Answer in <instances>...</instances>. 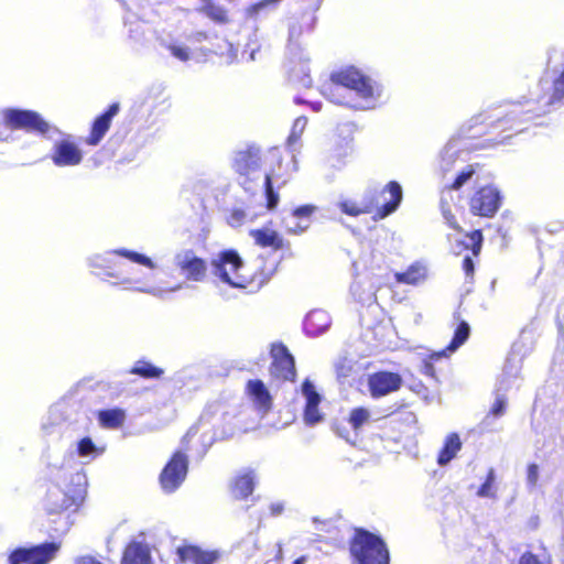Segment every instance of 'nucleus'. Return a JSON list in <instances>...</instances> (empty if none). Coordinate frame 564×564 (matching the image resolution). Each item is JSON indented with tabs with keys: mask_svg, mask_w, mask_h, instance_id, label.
<instances>
[{
	"mask_svg": "<svg viewBox=\"0 0 564 564\" xmlns=\"http://www.w3.org/2000/svg\"><path fill=\"white\" fill-rule=\"evenodd\" d=\"M350 292L352 296L360 303H369L372 301L373 294L371 292L365 293L361 292L360 283L354 282L350 286Z\"/></svg>",
	"mask_w": 564,
	"mask_h": 564,
	"instance_id": "c03bdc74",
	"label": "nucleus"
},
{
	"mask_svg": "<svg viewBox=\"0 0 564 564\" xmlns=\"http://www.w3.org/2000/svg\"><path fill=\"white\" fill-rule=\"evenodd\" d=\"M174 264L187 280L199 282L206 275V263L191 249L181 250L174 256Z\"/></svg>",
	"mask_w": 564,
	"mask_h": 564,
	"instance_id": "9b49d317",
	"label": "nucleus"
},
{
	"mask_svg": "<svg viewBox=\"0 0 564 564\" xmlns=\"http://www.w3.org/2000/svg\"><path fill=\"white\" fill-rule=\"evenodd\" d=\"M443 216L451 227L458 229V225L455 221L454 216L452 215V213L448 209H445L444 207H443Z\"/></svg>",
	"mask_w": 564,
	"mask_h": 564,
	"instance_id": "603ef678",
	"label": "nucleus"
},
{
	"mask_svg": "<svg viewBox=\"0 0 564 564\" xmlns=\"http://www.w3.org/2000/svg\"><path fill=\"white\" fill-rule=\"evenodd\" d=\"M282 0H261L258 3L248 8L247 13L249 17L257 18L262 13L273 11Z\"/></svg>",
	"mask_w": 564,
	"mask_h": 564,
	"instance_id": "4c0bfd02",
	"label": "nucleus"
},
{
	"mask_svg": "<svg viewBox=\"0 0 564 564\" xmlns=\"http://www.w3.org/2000/svg\"><path fill=\"white\" fill-rule=\"evenodd\" d=\"M330 324L332 318L327 312L314 310L306 315L303 327L308 336L316 337L326 332Z\"/></svg>",
	"mask_w": 564,
	"mask_h": 564,
	"instance_id": "a211bd4d",
	"label": "nucleus"
},
{
	"mask_svg": "<svg viewBox=\"0 0 564 564\" xmlns=\"http://www.w3.org/2000/svg\"><path fill=\"white\" fill-rule=\"evenodd\" d=\"M443 355H445V351H441V354H438L437 357H441Z\"/></svg>",
	"mask_w": 564,
	"mask_h": 564,
	"instance_id": "338daca9",
	"label": "nucleus"
},
{
	"mask_svg": "<svg viewBox=\"0 0 564 564\" xmlns=\"http://www.w3.org/2000/svg\"><path fill=\"white\" fill-rule=\"evenodd\" d=\"M118 111L119 105L112 104L105 113L95 120L90 137L87 140L88 144L97 145L101 141L110 127L112 118L118 113Z\"/></svg>",
	"mask_w": 564,
	"mask_h": 564,
	"instance_id": "aec40b11",
	"label": "nucleus"
},
{
	"mask_svg": "<svg viewBox=\"0 0 564 564\" xmlns=\"http://www.w3.org/2000/svg\"><path fill=\"white\" fill-rule=\"evenodd\" d=\"M394 278L399 283L416 285L426 280L427 268L422 262H414L406 269V271L397 272Z\"/></svg>",
	"mask_w": 564,
	"mask_h": 564,
	"instance_id": "a878e982",
	"label": "nucleus"
},
{
	"mask_svg": "<svg viewBox=\"0 0 564 564\" xmlns=\"http://www.w3.org/2000/svg\"><path fill=\"white\" fill-rule=\"evenodd\" d=\"M291 174L289 166L284 167L281 162H279L276 169L265 174L264 186L267 206L269 209H273L279 203V195L275 193L274 188L276 187L279 189L284 186L289 182Z\"/></svg>",
	"mask_w": 564,
	"mask_h": 564,
	"instance_id": "ddd939ff",
	"label": "nucleus"
},
{
	"mask_svg": "<svg viewBox=\"0 0 564 564\" xmlns=\"http://www.w3.org/2000/svg\"><path fill=\"white\" fill-rule=\"evenodd\" d=\"M202 11L216 22L226 21V11L209 0L205 1Z\"/></svg>",
	"mask_w": 564,
	"mask_h": 564,
	"instance_id": "ea45409f",
	"label": "nucleus"
},
{
	"mask_svg": "<svg viewBox=\"0 0 564 564\" xmlns=\"http://www.w3.org/2000/svg\"><path fill=\"white\" fill-rule=\"evenodd\" d=\"M181 288H182V284H177L169 290H163L161 288H155V286H140V288H137V290L140 292H143V293L151 294L156 297H163L164 293L176 292V291L181 290Z\"/></svg>",
	"mask_w": 564,
	"mask_h": 564,
	"instance_id": "a18cd8bd",
	"label": "nucleus"
},
{
	"mask_svg": "<svg viewBox=\"0 0 564 564\" xmlns=\"http://www.w3.org/2000/svg\"><path fill=\"white\" fill-rule=\"evenodd\" d=\"M161 45L170 51V53L181 62H187L189 59V48L185 45H178L176 43H167L161 40Z\"/></svg>",
	"mask_w": 564,
	"mask_h": 564,
	"instance_id": "58836bf2",
	"label": "nucleus"
},
{
	"mask_svg": "<svg viewBox=\"0 0 564 564\" xmlns=\"http://www.w3.org/2000/svg\"><path fill=\"white\" fill-rule=\"evenodd\" d=\"M247 390L252 398L253 403L263 413L268 412L272 405V399L269 390L261 380H249Z\"/></svg>",
	"mask_w": 564,
	"mask_h": 564,
	"instance_id": "412c9836",
	"label": "nucleus"
},
{
	"mask_svg": "<svg viewBox=\"0 0 564 564\" xmlns=\"http://www.w3.org/2000/svg\"><path fill=\"white\" fill-rule=\"evenodd\" d=\"M278 546H279V547H278V553H276V555H275V558H276V560H281V558L283 557V550H282L281 544H279Z\"/></svg>",
	"mask_w": 564,
	"mask_h": 564,
	"instance_id": "052dcab7",
	"label": "nucleus"
},
{
	"mask_svg": "<svg viewBox=\"0 0 564 564\" xmlns=\"http://www.w3.org/2000/svg\"><path fill=\"white\" fill-rule=\"evenodd\" d=\"M460 448H462V442H460L458 434H456V433L449 434L446 437L444 446L438 454V457H437L438 465L445 466L446 464H448L456 456V454L460 451Z\"/></svg>",
	"mask_w": 564,
	"mask_h": 564,
	"instance_id": "c85d7f7f",
	"label": "nucleus"
},
{
	"mask_svg": "<svg viewBox=\"0 0 564 564\" xmlns=\"http://www.w3.org/2000/svg\"><path fill=\"white\" fill-rule=\"evenodd\" d=\"M177 554L183 562H192L193 564H213L216 560L214 553L204 552L192 545L178 547Z\"/></svg>",
	"mask_w": 564,
	"mask_h": 564,
	"instance_id": "cd10ccee",
	"label": "nucleus"
},
{
	"mask_svg": "<svg viewBox=\"0 0 564 564\" xmlns=\"http://www.w3.org/2000/svg\"><path fill=\"white\" fill-rule=\"evenodd\" d=\"M507 397L505 394L498 393L496 395V400L490 409L489 414L484 419L482 424L485 426H489L491 424V417H500L506 413L507 409Z\"/></svg>",
	"mask_w": 564,
	"mask_h": 564,
	"instance_id": "f704fd0d",
	"label": "nucleus"
},
{
	"mask_svg": "<svg viewBox=\"0 0 564 564\" xmlns=\"http://www.w3.org/2000/svg\"><path fill=\"white\" fill-rule=\"evenodd\" d=\"M402 379L398 373L380 371L369 378V389L375 398L399 390Z\"/></svg>",
	"mask_w": 564,
	"mask_h": 564,
	"instance_id": "4468645a",
	"label": "nucleus"
},
{
	"mask_svg": "<svg viewBox=\"0 0 564 564\" xmlns=\"http://www.w3.org/2000/svg\"><path fill=\"white\" fill-rule=\"evenodd\" d=\"M65 404H55L50 411L45 421L42 423V431L45 435L59 434L62 424L65 421Z\"/></svg>",
	"mask_w": 564,
	"mask_h": 564,
	"instance_id": "393cba45",
	"label": "nucleus"
},
{
	"mask_svg": "<svg viewBox=\"0 0 564 564\" xmlns=\"http://www.w3.org/2000/svg\"><path fill=\"white\" fill-rule=\"evenodd\" d=\"M421 371L423 375L429 376L431 378H434V376H435L434 367H433L432 362H429V361L423 364Z\"/></svg>",
	"mask_w": 564,
	"mask_h": 564,
	"instance_id": "864d4df0",
	"label": "nucleus"
},
{
	"mask_svg": "<svg viewBox=\"0 0 564 564\" xmlns=\"http://www.w3.org/2000/svg\"><path fill=\"white\" fill-rule=\"evenodd\" d=\"M306 562H307V556L302 555L299 558H296L292 564H306Z\"/></svg>",
	"mask_w": 564,
	"mask_h": 564,
	"instance_id": "13d9d810",
	"label": "nucleus"
},
{
	"mask_svg": "<svg viewBox=\"0 0 564 564\" xmlns=\"http://www.w3.org/2000/svg\"><path fill=\"white\" fill-rule=\"evenodd\" d=\"M540 89L543 95L538 96L535 102L536 107L528 109L527 112H536L538 115L549 111V107L558 102L564 97V70L558 77L549 80L542 78L539 83Z\"/></svg>",
	"mask_w": 564,
	"mask_h": 564,
	"instance_id": "1a4fd4ad",
	"label": "nucleus"
},
{
	"mask_svg": "<svg viewBox=\"0 0 564 564\" xmlns=\"http://www.w3.org/2000/svg\"><path fill=\"white\" fill-rule=\"evenodd\" d=\"M327 89L333 102L358 109L375 108L382 93L379 84L354 67L333 74Z\"/></svg>",
	"mask_w": 564,
	"mask_h": 564,
	"instance_id": "f257e3e1",
	"label": "nucleus"
},
{
	"mask_svg": "<svg viewBox=\"0 0 564 564\" xmlns=\"http://www.w3.org/2000/svg\"><path fill=\"white\" fill-rule=\"evenodd\" d=\"M313 109H314L315 111H319V109H321V105H319V104H318V105H317V104L313 105Z\"/></svg>",
	"mask_w": 564,
	"mask_h": 564,
	"instance_id": "680f3d73",
	"label": "nucleus"
},
{
	"mask_svg": "<svg viewBox=\"0 0 564 564\" xmlns=\"http://www.w3.org/2000/svg\"><path fill=\"white\" fill-rule=\"evenodd\" d=\"M306 124H307L306 117L301 116L295 119L292 130H291V133L288 138V147L292 152L296 151L297 143L300 141V138H301Z\"/></svg>",
	"mask_w": 564,
	"mask_h": 564,
	"instance_id": "473e14b6",
	"label": "nucleus"
},
{
	"mask_svg": "<svg viewBox=\"0 0 564 564\" xmlns=\"http://www.w3.org/2000/svg\"><path fill=\"white\" fill-rule=\"evenodd\" d=\"M354 564H389V551L381 538L359 529L350 543Z\"/></svg>",
	"mask_w": 564,
	"mask_h": 564,
	"instance_id": "7ed1b4c3",
	"label": "nucleus"
},
{
	"mask_svg": "<svg viewBox=\"0 0 564 564\" xmlns=\"http://www.w3.org/2000/svg\"><path fill=\"white\" fill-rule=\"evenodd\" d=\"M482 235L479 230H475L465 237L464 241H459L457 247L459 252L462 249H471L473 254L477 256L481 249Z\"/></svg>",
	"mask_w": 564,
	"mask_h": 564,
	"instance_id": "72a5a7b5",
	"label": "nucleus"
},
{
	"mask_svg": "<svg viewBox=\"0 0 564 564\" xmlns=\"http://www.w3.org/2000/svg\"><path fill=\"white\" fill-rule=\"evenodd\" d=\"M272 364L270 373L272 377L293 381L296 371L293 356L282 344H273L271 347Z\"/></svg>",
	"mask_w": 564,
	"mask_h": 564,
	"instance_id": "9d476101",
	"label": "nucleus"
},
{
	"mask_svg": "<svg viewBox=\"0 0 564 564\" xmlns=\"http://www.w3.org/2000/svg\"><path fill=\"white\" fill-rule=\"evenodd\" d=\"M495 482V470L492 468L489 469L486 481L481 485V487L477 491V496L481 498L494 497L495 494L492 491V485Z\"/></svg>",
	"mask_w": 564,
	"mask_h": 564,
	"instance_id": "37998d69",
	"label": "nucleus"
},
{
	"mask_svg": "<svg viewBox=\"0 0 564 564\" xmlns=\"http://www.w3.org/2000/svg\"><path fill=\"white\" fill-rule=\"evenodd\" d=\"M316 210L314 205H303L293 210L291 218L285 220V226L291 234H302L310 227V217Z\"/></svg>",
	"mask_w": 564,
	"mask_h": 564,
	"instance_id": "6ab92c4d",
	"label": "nucleus"
},
{
	"mask_svg": "<svg viewBox=\"0 0 564 564\" xmlns=\"http://www.w3.org/2000/svg\"><path fill=\"white\" fill-rule=\"evenodd\" d=\"M260 166V156L258 150L240 151L234 160V169L241 175L258 170Z\"/></svg>",
	"mask_w": 564,
	"mask_h": 564,
	"instance_id": "b1692460",
	"label": "nucleus"
},
{
	"mask_svg": "<svg viewBox=\"0 0 564 564\" xmlns=\"http://www.w3.org/2000/svg\"><path fill=\"white\" fill-rule=\"evenodd\" d=\"M380 199L377 203H361L357 204L352 200H344L339 203L343 213L350 216H358L360 214L369 213L373 206L377 207V217L384 218L392 214L399 207L402 200V188L399 183L390 182L380 193Z\"/></svg>",
	"mask_w": 564,
	"mask_h": 564,
	"instance_id": "20e7f679",
	"label": "nucleus"
},
{
	"mask_svg": "<svg viewBox=\"0 0 564 564\" xmlns=\"http://www.w3.org/2000/svg\"><path fill=\"white\" fill-rule=\"evenodd\" d=\"M469 325L466 322H462L458 325L451 344L447 346V350L449 352H454L459 346H462L467 340V338L469 337Z\"/></svg>",
	"mask_w": 564,
	"mask_h": 564,
	"instance_id": "e433bc0d",
	"label": "nucleus"
},
{
	"mask_svg": "<svg viewBox=\"0 0 564 564\" xmlns=\"http://www.w3.org/2000/svg\"><path fill=\"white\" fill-rule=\"evenodd\" d=\"M345 362L346 361L344 360L341 362H337L335 366L338 378H346L349 376V373L351 371V366L345 365Z\"/></svg>",
	"mask_w": 564,
	"mask_h": 564,
	"instance_id": "de8ad7c7",
	"label": "nucleus"
},
{
	"mask_svg": "<svg viewBox=\"0 0 564 564\" xmlns=\"http://www.w3.org/2000/svg\"><path fill=\"white\" fill-rule=\"evenodd\" d=\"M518 113H519V111L513 110V111L511 112V116H512V117H514V116H517Z\"/></svg>",
	"mask_w": 564,
	"mask_h": 564,
	"instance_id": "0e129e2a",
	"label": "nucleus"
},
{
	"mask_svg": "<svg viewBox=\"0 0 564 564\" xmlns=\"http://www.w3.org/2000/svg\"><path fill=\"white\" fill-rule=\"evenodd\" d=\"M302 83H303V85H304V86L308 87V86H311V84H312V79L310 78V76H308V75H305V76L303 77V79H302Z\"/></svg>",
	"mask_w": 564,
	"mask_h": 564,
	"instance_id": "bf43d9fd",
	"label": "nucleus"
},
{
	"mask_svg": "<svg viewBox=\"0 0 564 564\" xmlns=\"http://www.w3.org/2000/svg\"><path fill=\"white\" fill-rule=\"evenodd\" d=\"M250 236L254 239V242L260 247H271L274 250H279L283 247L282 238L273 229H252L250 230Z\"/></svg>",
	"mask_w": 564,
	"mask_h": 564,
	"instance_id": "bb28decb",
	"label": "nucleus"
},
{
	"mask_svg": "<svg viewBox=\"0 0 564 564\" xmlns=\"http://www.w3.org/2000/svg\"><path fill=\"white\" fill-rule=\"evenodd\" d=\"M539 480V466L536 464H530L527 471V485L530 490L535 488Z\"/></svg>",
	"mask_w": 564,
	"mask_h": 564,
	"instance_id": "49530a36",
	"label": "nucleus"
},
{
	"mask_svg": "<svg viewBox=\"0 0 564 564\" xmlns=\"http://www.w3.org/2000/svg\"><path fill=\"white\" fill-rule=\"evenodd\" d=\"M463 269L466 273V276H473L474 274V262L470 256H466L463 260Z\"/></svg>",
	"mask_w": 564,
	"mask_h": 564,
	"instance_id": "3c124183",
	"label": "nucleus"
},
{
	"mask_svg": "<svg viewBox=\"0 0 564 564\" xmlns=\"http://www.w3.org/2000/svg\"><path fill=\"white\" fill-rule=\"evenodd\" d=\"M302 394L306 400L304 410V421L307 425H314L323 420L319 413L318 405L321 403V395L316 391L313 382L306 379L302 384Z\"/></svg>",
	"mask_w": 564,
	"mask_h": 564,
	"instance_id": "dca6fc26",
	"label": "nucleus"
},
{
	"mask_svg": "<svg viewBox=\"0 0 564 564\" xmlns=\"http://www.w3.org/2000/svg\"><path fill=\"white\" fill-rule=\"evenodd\" d=\"M213 273L221 282L238 289L247 288L251 281L242 273L243 263L236 251L228 250L219 253L212 261Z\"/></svg>",
	"mask_w": 564,
	"mask_h": 564,
	"instance_id": "39448f33",
	"label": "nucleus"
},
{
	"mask_svg": "<svg viewBox=\"0 0 564 564\" xmlns=\"http://www.w3.org/2000/svg\"><path fill=\"white\" fill-rule=\"evenodd\" d=\"M56 484L46 494V509L50 513H59L73 506H78L86 494V476L80 471L69 473L58 469Z\"/></svg>",
	"mask_w": 564,
	"mask_h": 564,
	"instance_id": "f03ea898",
	"label": "nucleus"
},
{
	"mask_svg": "<svg viewBox=\"0 0 564 564\" xmlns=\"http://www.w3.org/2000/svg\"><path fill=\"white\" fill-rule=\"evenodd\" d=\"M61 544L56 542H46L30 547H18L9 555L10 564H48L52 562Z\"/></svg>",
	"mask_w": 564,
	"mask_h": 564,
	"instance_id": "423d86ee",
	"label": "nucleus"
},
{
	"mask_svg": "<svg viewBox=\"0 0 564 564\" xmlns=\"http://www.w3.org/2000/svg\"><path fill=\"white\" fill-rule=\"evenodd\" d=\"M78 455L83 458H95L104 452V448L97 447L90 437L82 438L77 444Z\"/></svg>",
	"mask_w": 564,
	"mask_h": 564,
	"instance_id": "c9c22d12",
	"label": "nucleus"
},
{
	"mask_svg": "<svg viewBox=\"0 0 564 564\" xmlns=\"http://www.w3.org/2000/svg\"><path fill=\"white\" fill-rule=\"evenodd\" d=\"M501 197L497 188L485 186L470 198V210L475 215L491 217L500 207Z\"/></svg>",
	"mask_w": 564,
	"mask_h": 564,
	"instance_id": "f8f14e48",
	"label": "nucleus"
},
{
	"mask_svg": "<svg viewBox=\"0 0 564 564\" xmlns=\"http://www.w3.org/2000/svg\"><path fill=\"white\" fill-rule=\"evenodd\" d=\"M130 372L145 379H154L160 378L164 371L163 369L155 367L149 361L138 360L130 370Z\"/></svg>",
	"mask_w": 564,
	"mask_h": 564,
	"instance_id": "2f4dec72",
	"label": "nucleus"
},
{
	"mask_svg": "<svg viewBox=\"0 0 564 564\" xmlns=\"http://www.w3.org/2000/svg\"><path fill=\"white\" fill-rule=\"evenodd\" d=\"M246 217V214L243 210H234L229 218V224L231 226H239Z\"/></svg>",
	"mask_w": 564,
	"mask_h": 564,
	"instance_id": "09e8293b",
	"label": "nucleus"
},
{
	"mask_svg": "<svg viewBox=\"0 0 564 564\" xmlns=\"http://www.w3.org/2000/svg\"><path fill=\"white\" fill-rule=\"evenodd\" d=\"M250 58H251V59H254V52H252V53L250 54Z\"/></svg>",
	"mask_w": 564,
	"mask_h": 564,
	"instance_id": "69168bd1",
	"label": "nucleus"
},
{
	"mask_svg": "<svg viewBox=\"0 0 564 564\" xmlns=\"http://www.w3.org/2000/svg\"><path fill=\"white\" fill-rule=\"evenodd\" d=\"M292 163H293V171H295V170H296V166H295V163H296V162H295V156H294V154L292 155Z\"/></svg>",
	"mask_w": 564,
	"mask_h": 564,
	"instance_id": "e2e57ef3",
	"label": "nucleus"
},
{
	"mask_svg": "<svg viewBox=\"0 0 564 564\" xmlns=\"http://www.w3.org/2000/svg\"><path fill=\"white\" fill-rule=\"evenodd\" d=\"M270 510L272 516H279L283 511V505L280 502L272 503Z\"/></svg>",
	"mask_w": 564,
	"mask_h": 564,
	"instance_id": "5fc2aeb1",
	"label": "nucleus"
},
{
	"mask_svg": "<svg viewBox=\"0 0 564 564\" xmlns=\"http://www.w3.org/2000/svg\"><path fill=\"white\" fill-rule=\"evenodd\" d=\"M52 160L57 166H74L82 162L83 154L75 143L63 140L55 144Z\"/></svg>",
	"mask_w": 564,
	"mask_h": 564,
	"instance_id": "f3484780",
	"label": "nucleus"
},
{
	"mask_svg": "<svg viewBox=\"0 0 564 564\" xmlns=\"http://www.w3.org/2000/svg\"><path fill=\"white\" fill-rule=\"evenodd\" d=\"M122 564H152L148 545L142 542H131L126 547Z\"/></svg>",
	"mask_w": 564,
	"mask_h": 564,
	"instance_id": "5701e85b",
	"label": "nucleus"
},
{
	"mask_svg": "<svg viewBox=\"0 0 564 564\" xmlns=\"http://www.w3.org/2000/svg\"><path fill=\"white\" fill-rule=\"evenodd\" d=\"M475 174L474 165L465 166L458 175L455 177L453 184L451 185V189H459L463 185L466 184L467 181L471 180Z\"/></svg>",
	"mask_w": 564,
	"mask_h": 564,
	"instance_id": "79ce46f5",
	"label": "nucleus"
},
{
	"mask_svg": "<svg viewBox=\"0 0 564 564\" xmlns=\"http://www.w3.org/2000/svg\"><path fill=\"white\" fill-rule=\"evenodd\" d=\"M113 254L126 257L129 260L148 267L150 269H155L156 267L155 263L149 257L127 249L112 250L107 252L105 256L96 254L89 259L90 265L94 268H111L112 262L110 257Z\"/></svg>",
	"mask_w": 564,
	"mask_h": 564,
	"instance_id": "2eb2a0df",
	"label": "nucleus"
},
{
	"mask_svg": "<svg viewBox=\"0 0 564 564\" xmlns=\"http://www.w3.org/2000/svg\"><path fill=\"white\" fill-rule=\"evenodd\" d=\"M6 123L12 129L45 134L50 124L35 111L9 109L4 111Z\"/></svg>",
	"mask_w": 564,
	"mask_h": 564,
	"instance_id": "0eeeda50",
	"label": "nucleus"
},
{
	"mask_svg": "<svg viewBox=\"0 0 564 564\" xmlns=\"http://www.w3.org/2000/svg\"><path fill=\"white\" fill-rule=\"evenodd\" d=\"M370 419V412L365 408H356L350 412L349 423L354 430H359Z\"/></svg>",
	"mask_w": 564,
	"mask_h": 564,
	"instance_id": "a19ab883",
	"label": "nucleus"
},
{
	"mask_svg": "<svg viewBox=\"0 0 564 564\" xmlns=\"http://www.w3.org/2000/svg\"><path fill=\"white\" fill-rule=\"evenodd\" d=\"M99 422L108 429L120 427L126 419L124 412L120 409H111L100 411L98 414Z\"/></svg>",
	"mask_w": 564,
	"mask_h": 564,
	"instance_id": "7c9ffc66",
	"label": "nucleus"
},
{
	"mask_svg": "<svg viewBox=\"0 0 564 564\" xmlns=\"http://www.w3.org/2000/svg\"><path fill=\"white\" fill-rule=\"evenodd\" d=\"M459 147L457 140H451L441 154V170L447 173L452 170L453 164L458 158Z\"/></svg>",
	"mask_w": 564,
	"mask_h": 564,
	"instance_id": "c756f323",
	"label": "nucleus"
},
{
	"mask_svg": "<svg viewBox=\"0 0 564 564\" xmlns=\"http://www.w3.org/2000/svg\"><path fill=\"white\" fill-rule=\"evenodd\" d=\"M197 433V429L195 426H192L185 436L183 437V443H187L195 434Z\"/></svg>",
	"mask_w": 564,
	"mask_h": 564,
	"instance_id": "6e6d98bb",
	"label": "nucleus"
},
{
	"mask_svg": "<svg viewBox=\"0 0 564 564\" xmlns=\"http://www.w3.org/2000/svg\"><path fill=\"white\" fill-rule=\"evenodd\" d=\"M74 564H104L99 558L91 555H82L75 558Z\"/></svg>",
	"mask_w": 564,
	"mask_h": 564,
	"instance_id": "8fccbe9b",
	"label": "nucleus"
},
{
	"mask_svg": "<svg viewBox=\"0 0 564 564\" xmlns=\"http://www.w3.org/2000/svg\"><path fill=\"white\" fill-rule=\"evenodd\" d=\"M187 457L182 452H176L161 473L160 482L165 492H173L184 481L187 474Z\"/></svg>",
	"mask_w": 564,
	"mask_h": 564,
	"instance_id": "6e6552de",
	"label": "nucleus"
},
{
	"mask_svg": "<svg viewBox=\"0 0 564 564\" xmlns=\"http://www.w3.org/2000/svg\"><path fill=\"white\" fill-rule=\"evenodd\" d=\"M256 484V476L252 470L238 474L231 482V494L237 499L247 498L252 494Z\"/></svg>",
	"mask_w": 564,
	"mask_h": 564,
	"instance_id": "4be33fe9",
	"label": "nucleus"
},
{
	"mask_svg": "<svg viewBox=\"0 0 564 564\" xmlns=\"http://www.w3.org/2000/svg\"><path fill=\"white\" fill-rule=\"evenodd\" d=\"M289 35H290V39L299 36L300 35V29L296 25L290 26Z\"/></svg>",
	"mask_w": 564,
	"mask_h": 564,
	"instance_id": "4d7b16f0",
	"label": "nucleus"
}]
</instances>
